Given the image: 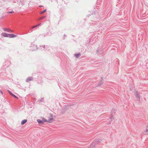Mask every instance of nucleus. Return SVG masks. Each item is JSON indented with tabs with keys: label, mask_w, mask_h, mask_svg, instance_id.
<instances>
[{
	"label": "nucleus",
	"mask_w": 148,
	"mask_h": 148,
	"mask_svg": "<svg viewBox=\"0 0 148 148\" xmlns=\"http://www.w3.org/2000/svg\"><path fill=\"white\" fill-rule=\"evenodd\" d=\"M135 94V97L136 99H137V100L139 101L140 99V93L138 92V91H136Z\"/></svg>",
	"instance_id": "nucleus-1"
},
{
	"label": "nucleus",
	"mask_w": 148,
	"mask_h": 148,
	"mask_svg": "<svg viewBox=\"0 0 148 148\" xmlns=\"http://www.w3.org/2000/svg\"><path fill=\"white\" fill-rule=\"evenodd\" d=\"M30 47H32V51H34L37 49V45H35V44H32L31 45Z\"/></svg>",
	"instance_id": "nucleus-2"
},
{
	"label": "nucleus",
	"mask_w": 148,
	"mask_h": 148,
	"mask_svg": "<svg viewBox=\"0 0 148 148\" xmlns=\"http://www.w3.org/2000/svg\"><path fill=\"white\" fill-rule=\"evenodd\" d=\"M9 34H7L5 33H2L1 35L2 36L4 37H9Z\"/></svg>",
	"instance_id": "nucleus-3"
},
{
	"label": "nucleus",
	"mask_w": 148,
	"mask_h": 148,
	"mask_svg": "<svg viewBox=\"0 0 148 148\" xmlns=\"http://www.w3.org/2000/svg\"><path fill=\"white\" fill-rule=\"evenodd\" d=\"M33 79V77H29L26 79V82H28L29 81L32 80Z\"/></svg>",
	"instance_id": "nucleus-4"
},
{
	"label": "nucleus",
	"mask_w": 148,
	"mask_h": 148,
	"mask_svg": "<svg viewBox=\"0 0 148 148\" xmlns=\"http://www.w3.org/2000/svg\"><path fill=\"white\" fill-rule=\"evenodd\" d=\"M53 119V116L52 115H51V116L49 117L48 120V122L49 123H51L52 122V120Z\"/></svg>",
	"instance_id": "nucleus-5"
},
{
	"label": "nucleus",
	"mask_w": 148,
	"mask_h": 148,
	"mask_svg": "<svg viewBox=\"0 0 148 148\" xmlns=\"http://www.w3.org/2000/svg\"><path fill=\"white\" fill-rule=\"evenodd\" d=\"M16 36V35L12 34H9V38H15Z\"/></svg>",
	"instance_id": "nucleus-6"
},
{
	"label": "nucleus",
	"mask_w": 148,
	"mask_h": 148,
	"mask_svg": "<svg viewBox=\"0 0 148 148\" xmlns=\"http://www.w3.org/2000/svg\"><path fill=\"white\" fill-rule=\"evenodd\" d=\"M115 110L114 109H113L111 110V115L112 116H112H114V112Z\"/></svg>",
	"instance_id": "nucleus-7"
},
{
	"label": "nucleus",
	"mask_w": 148,
	"mask_h": 148,
	"mask_svg": "<svg viewBox=\"0 0 148 148\" xmlns=\"http://www.w3.org/2000/svg\"><path fill=\"white\" fill-rule=\"evenodd\" d=\"M37 121L39 124H42L44 123L43 120H41L40 119H37Z\"/></svg>",
	"instance_id": "nucleus-8"
},
{
	"label": "nucleus",
	"mask_w": 148,
	"mask_h": 148,
	"mask_svg": "<svg viewBox=\"0 0 148 148\" xmlns=\"http://www.w3.org/2000/svg\"><path fill=\"white\" fill-rule=\"evenodd\" d=\"M27 120L26 119H24L21 122V124L22 125L24 124L25 123L27 122Z\"/></svg>",
	"instance_id": "nucleus-9"
},
{
	"label": "nucleus",
	"mask_w": 148,
	"mask_h": 148,
	"mask_svg": "<svg viewBox=\"0 0 148 148\" xmlns=\"http://www.w3.org/2000/svg\"><path fill=\"white\" fill-rule=\"evenodd\" d=\"M81 55V54L80 53L75 54V56L77 58H79V56Z\"/></svg>",
	"instance_id": "nucleus-10"
},
{
	"label": "nucleus",
	"mask_w": 148,
	"mask_h": 148,
	"mask_svg": "<svg viewBox=\"0 0 148 148\" xmlns=\"http://www.w3.org/2000/svg\"><path fill=\"white\" fill-rule=\"evenodd\" d=\"M41 25L40 23H39L37 25H35V26H33L32 28V29H33L34 28L39 26V25Z\"/></svg>",
	"instance_id": "nucleus-11"
},
{
	"label": "nucleus",
	"mask_w": 148,
	"mask_h": 148,
	"mask_svg": "<svg viewBox=\"0 0 148 148\" xmlns=\"http://www.w3.org/2000/svg\"><path fill=\"white\" fill-rule=\"evenodd\" d=\"M46 11V9L45 10H44L42 11L40 13V14H43L44 13H45Z\"/></svg>",
	"instance_id": "nucleus-12"
},
{
	"label": "nucleus",
	"mask_w": 148,
	"mask_h": 148,
	"mask_svg": "<svg viewBox=\"0 0 148 148\" xmlns=\"http://www.w3.org/2000/svg\"><path fill=\"white\" fill-rule=\"evenodd\" d=\"M103 84V82H100L98 84L97 86H99L101 85L102 84Z\"/></svg>",
	"instance_id": "nucleus-13"
},
{
	"label": "nucleus",
	"mask_w": 148,
	"mask_h": 148,
	"mask_svg": "<svg viewBox=\"0 0 148 148\" xmlns=\"http://www.w3.org/2000/svg\"><path fill=\"white\" fill-rule=\"evenodd\" d=\"M42 120H43V123H44V122H48V121L47 120H46L44 118Z\"/></svg>",
	"instance_id": "nucleus-14"
},
{
	"label": "nucleus",
	"mask_w": 148,
	"mask_h": 148,
	"mask_svg": "<svg viewBox=\"0 0 148 148\" xmlns=\"http://www.w3.org/2000/svg\"><path fill=\"white\" fill-rule=\"evenodd\" d=\"M45 16H42V17H40V18H39V20H42V19H43L44 18H45Z\"/></svg>",
	"instance_id": "nucleus-15"
},
{
	"label": "nucleus",
	"mask_w": 148,
	"mask_h": 148,
	"mask_svg": "<svg viewBox=\"0 0 148 148\" xmlns=\"http://www.w3.org/2000/svg\"><path fill=\"white\" fill-rule=\"evenodd\" d=\"M12 96H13L14 97L16 98V99H18V97H17L16 95H14L13 94Z\"/></svg>",
	"instance_id": "nucleus-16"
},
{
	"label": "nucleus",
	"mask_w": 148,
	"mask_h": 148,
	"mask_svg": "<svg viewBox=\"0 0 148 148\" xmlns=\"http://www.w3.org/2000/svg\"><path fill=\"white\" fill-rule=\"evenodd\" d=\"M8 29L6 28H4L3 29V31H7V30H8Z\"/></svg>",
	"instance_id": "nucleus-17"
},
{
	"label": "nucleus",
	"mask_w": 148,
	"mask_h": 148,
	"mask_svg": "<svg viewBox=\"0 0 148 148\" xmlns=\"http://www.w3.org/2000/svg\"><path fill=\"white\" fill-rule=\"evenodd\" d=\"M8 32H12V31L10 30V29H8L7 31Z\"/></svg>",
	"instance_id": "nucleus-18"
},
{
	"label": "nucleus",
	"mask_w": 148,
	"mask_h": 148,
	"mask_svg": "<svg viewBox=\"0 0 148 148\" xmlns=\"http://www.w3.org/2000/svg\"><path fill=\"white\" fill-rule=\"evenodd\" d=\"M8 91L11 95H12L13 94L10 91L8 90Z\"/></svg>",
	"instance_id": "nucleus-19"
},
{
	"label": "nucleus",
	"mask_w": 148,
	"mask_h": 148,
	"mask_svg": "<svg viewBox=\"0 0 148 148\" xmlns=\"http://www.w3.org/2000/svg\"><path fill=\"white\" fill-rule=\"evenodd\" d=\"M43 100H44V98H41V99H40V101H43Z\"/></svg>",
	"instance_id": "nucleus-20"
},
{
	"label": "nucleus",
	"mask_w": 148,
	"mask_h": 148,
	"mask_svg": "<svg viewBox=\"0 0 148 148\" xmlns=\"http://www.w3.org/2000/svg\"><path fill=\"white\" fill-rule=\"evenodd\" d=\"M14 12L13 11H9L8 12V13H13Z\"/></svg>",
	"instance_id": "nucleus-21"
},
{
	"label": "nucleus",
	"mask_w": 148,
	"mask_h": 148,
	"mask_svg": "<svg viewBox=\"0 0 148 148\" xmlns=\"http://www.w3.org/2000/svg\"><path fill=\"white\" fill-rule=\"evenodd\" d=\"M99 49H97V51H97V53H99Z\"/></svg>",
	"instance_id": "nucleus-22"
},
{
	"label": "nucleus",
	"mask_w": 148,
	"mask_h": 148,
	"mask_svg": "<svg viewBox=\"0 0 148 148\" xmlns=\"http://www.w3.org/2000/svg\"><path fill=\"white\" fill-rule=\"evenodd\" d=\"M145 133L148 132V130L146 129V131L144 132Z\"/></svg>",
	"instance_id": "nucleus-23"
},
{
	"label": "nucleus",
	"mask_w": 148,
	"mask_h": 148,
	"mask_svg": "<svg viewBox=\"0 0 148 148\" xmlns=\"http://www.w3.org/2000/svg\"><path fill=\"white\" fill-rule=\"evenodd\" d=\"M66 35L65 34H64V38L63 39L64 40L65 39V37L66 36Z\"/></svg>",
	"instance_id": "nucleus-24"
},
{
	"label": "nucleus",
	"mask_w": 148,
	"mask_h": 148,
	"mask_svg": "<svg viewBox=\"0 0 148 148\" xmlns=\"http://www.w3.org/2000/svg\"><path fill=\"white\" fill-rule=\"evenodd\" d=\"M146 129L148 130V125L146 126Z\"/></svg>",
	"instance_id": "nucleus-25"
},
{
	"label": "nucleus",
	"mask_w": 148,
	"mask_h": 148,
	"mask_svg": "<svg viewBox=\"0 0 148 148\" xmlns=\"http://www.w3.org/2000/svg\"><path fill=\"white\" fill-rule=\"evenodd\" d=\"M43 6L42 5H39V7H43Z\"/></svg>",
	"instance_id": "nucleus-26"
},
{
	"label": "nucleus",
	"mask_w": 148,
	"mask_h": 148,
	"mask_svg": "<svg viewBox=\"0 0 148 148\" xmlns=\"http://www.w3.org/2000/svg\"><path fill=\"white\" fill-rule=\"evenodd\" d=\"M0 92L2 94H3V93L2 91H0Z\"/></svg>",
	"instance_id": "nucleus-27"
},
{
	"label": "nucleus",
	"mask_w": 148,
	"mask_h": 148,
	"mask_svg": "<svg viewBox=\"0 0 148 148\" xmlns=\"http://www.w3.org/2000/svg\"><path fill=\"white\" fill-rule=\"evenodd\" d=\"M42 47H45V45H43V46H42Z\"/></svg>",
	"instance_id": "nucleus-28"
}]
</instances>
